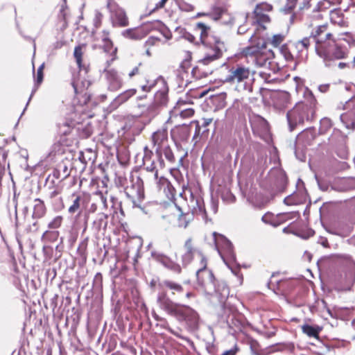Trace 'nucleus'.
<instances>
[{
  "instance_id": "f257e3e1",
  "label": "nucleus",
  "mask_w": 355,
  "mask_h": 355,
  "mask_svg": "<svg viewBox=\"0 0 355 355\" xmlns=\"http://www.w3.org/2000/svg\"><path fill=\"white\" fill-rule=\"evenodd\" d=\"M311 39L315 43V53L325 67L336 66L338 60L348 58L349 48L336 40L327 24H323L313 28L309 37L294 42L298 63L304 62L307 60Z\"/></svg>"
},
{
  "instance_id": "f03ea898",
  "label": "nucleus",
  "mask_w": 355,
  "mask_h": 355,
  "mask_svg": "<svg viewBox=\"0 0 355 355\" xmlns=\"http://www.w3.org/2000/svg\"><path fill=\"white\" fill-rule=\"evenodd\" d=\"M267 180L269 183L267 190L270 197L258 193L256 185L252 180H248L244 185L241 186V189L248 200L256 207H265L276 195L284 192L288 182L285 172L279 168H272L268 173Z\"/></svg>"
},
{
  "instance_id": "7ed1b4c3",
  "label": "nucleus",
  "mask_w": 355,
  "mask_h": 355,
  "mask_svg": "<svg viewBox=\"0 0 355 355\" xmlns=\"http://www.w3.org/2000/svg\"><path fill=\"white\" fill-rule=\"evenodd\" d=\"M157 303L168 315L174 317L179 322H184L190 330H196L199 326L198 313L189 306L173 302L164 290L157 293Z\"/></svg>"
},
{
  "instance_id": "20e7f679",
  "label": "nucleus",
  "mask_w": 355,
  "mask_h": 355,
  "mask_svg": "<svg viewBox=\"0 0 355 355\" xmlns=\"http://www.w3.org/2000/svg\"><path fill=\"white\" fill-rule=\"evenodd\" d=\"M306 101L297 103L286 114L290 131L303 124L305 121H311L315 114L316 99L312 92L308 89L304 92Z\"/></svg>"
},
{
  "instance_id": "39448f33",
  "label": "nucleus",
  "mask_w": 355,
  "mask_h": 355,
  "mask_svg": "<svg viewBox=\"0 0 355 355\" xmlns=\"http://www.w3.org/2000/svg\"><path fill=\"white\" fill-rule=\"evenodd\" d=\"M253 75L249 67L236 64L228 68L224 81L234 85L239 92L250 94L253 90Z\"/></svg>"
},
{
  "instance_id": "423d86ee",
  "label": "nucleus",
  "mask_w": 355,
  "mask_h": 355,
  "mask_svg": "<svg viewBox=\"0 0 355 355\" xmlns=\"http://www.w3.org/2000/svg\"><path fill=\"white\" fill-rule=\"evenodd\" d=\"M209 30L210 27L203 22H198L195 25V31L200 33L201 43L211 49V53H207L200 61L205 65L220 58L225 49L224 43L220 38L209 35Z\"/></svg>"
},
{
  "instance_id": "0eeeda50",
  "label": "nucleus",
  "mask_w": 355,
  "mask_h": 355,
  "mask_svg": "<svg viewBox=\"0 0 355 355\" xmlns=\"http://www.w3.org/2000/svg\"><path fill=\"white\" fill-rule=\"evenodd\" d=\"M213 236L216 248L223 261L235 275L239 277L241 283L243 277L239 275V270L232 268L236 261L232 243L225 236L216 232L213 233Z\"/></svg>"
},
{
  "instance_id": "6e6552de",
  "label": "nucleus",
  "mask_w": 355,
  "mask_h": 355,
  "mask_svg": "<svg viewBox=\"0 0 355 355\" xmlns=\"http://www.w3.org/2000/svg\"><path fill=\"white\" fill-rule=\"evenodd\" d=\"M124 193L133 207H141L145 198L142 178L139 175H132L130 179V184L125 187Z\"/></svg>"
},
{
  "instance_id": "1a4fd4ad",
  "label": "nucleus",
  "mask_w": 355,
  "mask_h": 355,
  "mask_svg": "<svg viewBox=\"0 0 355 355\" xmlns=\"http://www.w3.org/2000/svg\"><path fill=\"white\" fill-rule=\"evenodd\" d=\"M200 258V267L196 271V278L198 286L207 294H212L214 282L216 280L211 270L207 268V260L205 256L198 252Z\"/></svg>"
},
{
  "instance_id": "9d476101",
  "label": "nucleus",
  "mask_w": 355,
  "mask_h": 355,
  "mask_svg": "<svg viewBox=\"0 0 355 355\" xmlns=\"http://www.w3.org/2000/svg\"><path fill=\"white\" fill-rule=\"evenodd\" d=\"M315 137V132L311 129L304 130L297 135L295 146V154L297 159L302 162L305 161L306 147L311 145Z\"/></svg>"
},
{
  "instance_id": "9b49d317",
  "label": "nucleus",
  "mask_w": 355,
  "mask_h": 355,
  "mask_svg": "<svg viewBox=\"0 0 355 355\" xmlns=\"http://www.w3.org/2000/svg\"><path fill=\"white\" fill-rule=\"evenodd\" d=\"M107 8L110 14V20L113 27H125L129 25L125 11L114 1L107 0Z\"/></svg>"
},
{
  "instance_id": "f8f14e48",
  "label": "nucleus",
  "mask_w": 355,
  "mask_h": 355,
  "mask_svg": "<svg viewBox=\"0 0 355 355\" xmlns=\"http://www.w3.org/2000/svg\"><path fill=\"white\" fill-rule=\"evenodd\" d=\"M249 41L250 42V44L243 48L241 50L240 54L241 57L252 60L260 52L266 50V43L262 38L254 37V35L250 36ZM248 62H250V60H248Z\"/></svg>"
},
{
  "instance_id": "ddd939ff",
  "label": "nucleus",
  "mask_w": 355,
  "mask_h": 355,
  "mask_svg": "<svg viewBox=\"0 0 355 355\" xmlns=\"http://www.w3.org/2000/svg\"><path fill=\"white\" fill-rule=\"evenodd\" d=\"M250 123L254 134L266 141L270 139L269 124L264 118L259 115L253 116L250 119Z\"/></svg>"
},
{
  "instance_id": "4468645a",
  "label": "nucleus",
  "mask_w": 355,
  "mask_h": 355,
  "mask_svg": "<svg viewBox=\"0 0 355 355\" xmlns=\"http://www.w3.org/2000/svg\"><path fill=\"white\" fill-rule=\"evenodd\" d=\"M150 256L155 261L159 263L166 268L176 274L181 273L182 268L180 265L173 261L165 254L156 250H153L150 252Z\"/></svg>"
},
{
  "instance_id": "2eb2a0df",
  "label": "nucleus",
  "mask_w": 355,
  "mask_h": 355,
  "mask_svg": "<svg viewBox=\"0 0 355 355\" xmlns=\"http://www.w3.org/2000/svg\"><path fill=\"white\" fill-rule=\"evenodd\" d=\"M143 165L146 171L153 173V180L157 181L159 178L158 176V168H159L158 161L155 162L153 153L148 146L144 148Z\"/></svg>"
},
{
  "instance_id": "dca6fc26",
  "label": "nucleus",
  "mask_w": 355,
  "mask_h": 355,
  "mask_svg": "<svg viewBox=\"0 0 355 355\" xmlns=\"http://www.w3.org/2000/svg\"><path fill=\"white\" fill-rule=\"evenodd\" d=\"M69 200L70 205L67 209L68 214L71 216L78 214L79 216L87 202V199L80 193L73 192Z\"/></svg>"
},
{
  "instance_id": "f3484780",
  "label": "nucleus",
  "mask_w": 355,
  "mask_h": 355,
  "mask_svg": "<svg viewBox=\"0 0 355 355\" xmlns=\"http://www.w3.org/2000/svg\"><path fill=\"white\" fill-rule=\"evenodd\" d=\"M191 203L192 204V214L205 220V223L211 221V218H209L207 210L205 207V202L203 198L198 195L193 196L191 194Z\"/></svg>"
},
{
  "instance_id": "a211bd4d",
  "label": "nucleus",
  "mask_w": 355,
  "mask_h": 355,
  "mask_svg": "<svg viewBox=\"0 0 355 355\" xmlns=\"http://www.w3.org/2000/svg\"><path fill=\"white\" fill-rule=\"evenodd\" d=\"M151 141L155 148V153H159L161 149L169 145L167 130L162 128L154 132L151 135Z\"/></svg>"
},
{
  "instance_id": "6ab92c4d",
  "label": "nucleus",
  "mask_w": 355,
  "mask_h": 355,
  "mask_svg": "<svg viewBox=\"0 0 355 355\" xmlns=\"http://www.w3.org/2000/svg\"><path fill=\"white\" fill-rule=\"evenodd\" d=\"M212 293H214L219 303L223 305L230 295V288L223 280L214 282Z\"/></svg>"
},
{
  "instance_id": "aec40b11",
  "label": "nucleus",
  "mask_w": 355,
  "mask_h": 355,
  "mask_svg": "<svg viewBox=\"0 0 355 355\" xmlns=\"http://www.w3.org/2000/svg\"><path fill=\"white\" fill-rule=\"evenodd\" d=\"M152 315L153 317V318L157 321L159 323L157 324V326H159L161 328L164 329H166V331H168L169 333H171V334L174 335L175 336L179 338H181L182 340H186L187 342L188 343H193V342L187 337H185V336H182L179 331H181V329H178V330H174L173 329L167 320L165 318H163V317H161L159 316L158 314H157L155 311H153L152 313Z\"/></svg>"
},
{
  "instance_id": "412c9836",
  "label": "nucleus",
  "mask_w": 355,
  "mask_h": 355,
  "mask_svg": "<svg viewBox=\"0 0 355 355\" xmlns=\"http://www.w3.org/2000/svg\"><path fill=\"white\" fill-rule=\"evenodd\" d=\"M105 78L108 84V89L117 91L123 85V81L117 71L113 69L105 71Z\"/></svg>"
},
{
  "instance_id": "4be33fe9",
  "label": "nucleus",
  "mask_w": 355,
  "mask_h": 355,
  "mask_svg": "<svg viewBox=\"0 0 355 355\" xmlns=\"http://www.w3.org/2000/svg\"><path fill=\"white\" fill-rule=\"evenodd\" d=\"M171 135L176 145L178 142L187 141L190 137V127L187 125L176 126L171 130Z\"/></svg>"
},
{
  "instance_id": "5701e85b",
  "label": "nucleus",
  "mask_w": 355,
  "mask_h": 355,
  "mask_svg": "<svg viewBox=\"0 0 355 355\" xmlns=\"http://www.w3.org/2000/svg\"><path fill=\"white\" fill-rule=\"evenodd\" d=\"M184 248L185 252L182 255L181 259L182 266L186 267L193 261L194 254L197 252V250L193 246L191 238L186 240Z\"/></svg>"
},
{
  "instance_id": "b1692460",
  "label": "nucleus",
  "mask_w": 355,
  "mask_h": 355,
  "mask_svg": "<svg viewBox=\"0 0 355 355\" xmlns=\"http://www.w3.org/2000/svg\"><path fill=\"white\" fill-rule=\"evenodd\" d=\"M280 52L287 61H295L298 63V57L294 42H288L283 44L280 49Z\"/></svg>"
},
{
  "instance_id": "393cba45",
  "label": "nucleus",
  "mask_w": 355,
  "mask_h": 355,
  "mask_svg": "<svg viewBox=\"0 0 355 355\" xmlns=\"http://www.w3.org/2000/svg\"><path fill=\"white\" fill-rule=\"evenodd\" d=\"M107 218V214L103 212L97 214L92 224V230L96 236L102 230H105L107 228L108 223Z\"/></svg>"
},
{
  "instance_id": "a878e982",
  "label": "nucleus",
  "mask_w": 355,
  "mask_h": 355,
  "mask_svg": "<svg viewBox=\"0 0 355 355\" xmlns=\"http://www.w3.org/2000/svg\"><path fill=\"white\" fill-rule=\"evenodd\" d=\"M155 154L157 160H158L159 168H163L165 167V163L164 159L162 158V155H164L166 159L169 164H173L175 163V155L169 145L161 149L159 153Z\"/></svg>"
},
{
  "instance_id": "bb28decb",
  "label": "nucleus",
  "mask_w": 355,
  "mask_h": 355,
  "mask_svg": "<svg viewBox=\"0 0 355 355\" xmlns=\"http://www.w3.org/2000/svg\"><path fill=\"white\" fill-rule=\"evenodd\" d=\"M161 88L155 94L153 101L159 107L165 106L168 101V89L166 83L164 80H161Z\"/></svg>"
},
{
  "instance_id": "cd10ccee",
  "label": "nucleus",
  "mask_w": 355,
  "mask_h": 355,
  "mask_svg": "<svg viewBox=\"0 0 355 355\" xmlns=\"http://www.w3.org/2000/svg\"><path fill=\"white\" fill-rule=\"evenodd\" d=\"M137 107L141 110L139 114L150 119L155 117L159 110V107L154 102L148 105H143L138 103Z\"/></svg>"
},
{
  "instance_id": "c85d7f7f",
  "label": "nucleus",
  "mask_w": 355,
  "mask_h": 355,
  "mask_svg": "<svg viewBox=\"0 0 355 355\" xmlns=\"http://www.w3.org/2000/svg\"><path fill=\"white\" fill-rule=\"evenodd\" d=\"M33 202L32 218L33 219H40L46 215L47 208L44 200L40 198H35Z\"/></svg>"
},
{
  "instance_id": "c756f323",
  "label": "nucleus",
  "mask_w": 355,
  "mask_h": 355,
  "mask_svg": "<svg viewBox=\"0 0 355 355\" xmlns=\"http://www.w3.org/2000/svg\"><path fill=\"white\" fill-rule=\"evenodd\" d=\"M121 35L128 39L141 40L146 35V33L144 32L143 27H137L125 29L122 31Z\"/></svg>"
},
{
  "instance_id": "7c9ffc66",
  "label": "nucleus",
  "mask_w": 355,
  "mask_h": 355,
  "mask_svg": "<svg viewBox=\"0 0 355 355\" xmlns=\"http://www.w3.org/2000/svg\"><path fill=\"white\" fill-rule=\"evenodd\" d=\"M298 0H286L285 5L281 8V12L284 15H290V22L293 24L297 18V15L293 12V10L296 7Z\"/></svg>"
},
{
  "instance_id": "2f4dec72",
  "label": "nucleus",
  "mask_w": 355,
  "mask_h": 355,
  "mask_svg": "<svg viewBox=\"0 0 355 355\" xmlns=\"http://www.w3.org/2000/svg\"><path fill=\"white\" fill-rule=\"evenodd\" d=\"M85 44L78 45L75 47L73 51V56L75 58L77 65L80 71H85V73H87L89 71V66L83 64V49L85 47Z\"/></svg>"
},
{
  "instance_id": "473e14b6",
  "label": "nucleus",
  "mask_w": 355,
  "mask_h": 355,
  "mask_svg": "<svg viewBox=\"0 0 355 355\" xmlns=\"http://www.w3.org/2000/svg\"><path fill=\"white\" fill-rule=\"evenodd\" d=\"M194 114V110L189 107L185 109H179V105H175L172 110L170 111L171 118L180 116L182 119L191 117Z\"/></svg>"
},
{
  "instance_id": "72a5a7b5",
  "label": "nucleus",
  "mask_w": 355,
  "mask_h": 355,
  "mask_svg": "<svg viewBox=\"0 0 355 355\" xmlns=\"http://www.w3.org/2000/svg\"><path fill=\"white\" fill-rule=\"evenodd\" d=\"M137 94L136 89H129L119 94L113 101L114 106H119L126 101Z\"/></svg>"
},
{
  "instance_id": "f704fd0d",
  "label": "nucleus",
  "mask_w": 355,
  "mask_h": 355,
  "mask_svg": "<svg viewBox=\"0 0 355 355\" xmlns=\"http://www.w3.org/2000/svg\"><path fill=\"white\" fill-rule=\"evenodd\" d=\"M272 53L271 51H268L266 48L265 51L260 52L254 59L251 61L257 67H262L268 63L269 55Z\"/></svg>"
},
{
  "instance_id": "c9c22d12",
  "label": "nucleus",
  "mask_w": 355,
  "mask_h": 355,
  "mask_svg": "<svg viewBox=\"0 0 355 355\" xmlns=\"http://www.w3.org/2000/svg\"><path fill=\"white\" fill-rule=\"evenodd\" d=\"M60 231L51 229H47L44 232L41 236V241L44 243H54L60 236Z\"/></svg>"
},
{
  "instance_id": "e433bc0d",
  "label": "nucleus",
  "mask_w": 355,
  "mask_h": 355,
  "mask_svg": "<svg viewBox=\"0 0 355 355\" xmlns=\"http://www.w3.org/2000/svg\"><path fill=\"white\" fill-rule=\"evenodd\" d=\"M109 32L107 31H103L101 40L103 42V49L105 52L112 54L116 53V49H114L113 42L109 37Z\"/></svg>"
},
{
  "instance_id": "4c0bfd02",
  "label": "nucleus",
  "mask_w": 355,
  "mask_h": 355,
  "mask_svg": "<svg viewBox=\"0 0 355 355\" xmlns=\"http://www.w3.org/2000/svg\"><path fill=\"white\" fill-rule=\"evenodd\" d=\"M155 182L164 187V191L167 193L168 198H174L175 196V190L167 179L162 176Z\"/></svg>"
},
{
  "instance_id": "58836bf2",
  "label": "nucleus",
  "mask_w": 355,
  "mask_h": 355,
  "mask_svg": "<svg viewBox=\"0 0 355 355\" xmlns=\"http://www.w3.org/2000/svg\"><path fill=\"white\" fill-rule=\"evenodd\" d=\"M161 288H166L172 291L173 294L175 293H182L184 291L182 286L171 280H164L159 284Z\"/></svg>"
},
{
  "instance_id": "ea45409f",
  "label": "nucleus",
  "mask_w": 355,
  "mask_h": 355,
  "mask_svg": "<svg viewBox=\"0 0 355 355\" xmlns=\"http://www.w3.org/2000/svg\"><path fill=\"white\" fill-rule=\"evenodd\" d=\"M78 159L85 164L89 162L93 163L96 159V153L92 149H87L85 151L80 153Z\"/></svg>"
},
{
  "instance_id": "a19ab883",
  "label": "nucleus",
  "mask_w": 355,
  "mask_h": 355,
  "mask_svg": "<svg viewBox=\"0 0 355 355\" xmlns=\"http://www.w3.org/2000/svg\"><path fill=\"white\" fill-rule=\"evenodd\" d=\"M64 223V216L62 215H56L49 220L47 223V228L58 230Z\"/></svg>"
},
{
  "instance_id": "79ce46f5",
  "label": "nucleus",
  "mask_w": 355,
  "mask_h": 355,
  "mask_svg": "<svg viewBox=\"0 0 355 355\" xmlns=\"http://www.w3.org/2000/svg\"><path fill=\"white\" fill-rule=\"evenodd\" d=\"M302 332L309 337H318L320 329L318 327H313L309 324H304L302 327Z\"/></svg>"
},
{
  "instance_id": "37998d69",
  "label": "nucleus",
  "mask_w": 355,
  "mask_h": 355,
  "mask_svg": "<svg viewBox=\"0 0 355 355\" xmlns=\"http://www.w3.org/2000/svg\"><path fill=\"white\" fill-rule=\"evenodd\" d=\"M43 69H44V64H41L38 67V69H37V77H36V79L35 80V85H34L33 89H32L31 96L29 97V101L31 100V98H32L33 96L34 95L35 92L38 89V87H39L40 84H41V83L43 80Z\"/></svg>"
},
{
  "instance_id": "c03bdc74",
  "label": "nucleus",
  "mask_w": 355,
  "mask_h": 355,
  "mask_svg": "<svg viewBox=\"0 0 355 355\" xmlns=\"http://www.w3.org/2000/svg\"><path fill=\"white\" fill-rule=\"evenodd\" d=\"M49 202H50V205L51 206L52 209L55 212H60L65 207L64 200H63V198L62 196H60L57 198L53 199V200H50Z\"/></svg>"
},
{
  "instance_id": "a18cd8bd",
  "label": "nucleus",
  "mask_w": 355,
  "mask_h": 355,
  "mask_svg": "<svg viewBox=\"0 0 355 355\" xmlns=\"http://www.w3.org/2000/svg\"><path fill=\"white\" fill-rule=\"evenodd\" d=\"M333 125V123L329 118L324 117L320 121L319 132L320 134H325Z\"/></svg>"
},
{
  "instance_id": "49530a36",
  "label": "nucleus",
  "mask_w": 355,
  "mask_h": 355,
  "mask_svg": "<svg viewBox=\"0 0 355 355\" xmlns=\"http://www.w3.org/2000/svg\"><path fill=\"white\" fill-rule=\"evenodd\" d=\"M261 220L266 224L271 225L275 227L278 226L277 214L275 216L270 212H267L262 216Z\"/></svg>"
},
{
  "instance_id": "de8ad7c7",
  "label": "nucleus",
  "mask_w": 355,
  "mask_h": 355,
  "mask_svg": "<svg viewBox=\"0 0 355 355\" xmlns=\"http://www.w3.org/2000/svg\"><path fill=\"white\" fill-rule=\"evenodd\" d=\"M298 216V213L295 212H284L277 214L278 225L282 223H284L288 220L293 219Z\"/></svg>"
},
{
  "instance_id": "09e8293b",
  "label": "nucleus",
  "mask_w": 355,
  "mask_h": 355,
  "mask_svg": "<svg viewBox=\"0 0 355 355\" xmlns=\"http://www.w3.org/2000/svg\"><path fill=\"white\" fill-rule=\"evenodd\" d=\"M212 118H203L200 121H198L199 122V126L201 128L202 130V136L207 137L209 134V129L207 127L212 122Z\"/></svg>"
},
{
  "instance_id": "8fccbe9b",
  "label": "nucleus",
  "mask_w": 355,
  "mask_h": 355,
  "mask_svg": "<svg viewBox=\"0 0 355 355\" xmlns=\"http://www.w3.org/2000/svg\"><path fill=\"white\" fill-rule=\"evenodd\" d=\"M284 202L286 205H295L302 202L301 200L298 198V194L295 192L288 195L284 199Z\"/></svg>"
},
{
  "instance_id": "3c124183",
  "label": "nucleus",
  "mask_w": 355,
  "mask_h": 355,
  "mask_svg": "<svg viewBox=\"0 0 355 355\" xmlns=\"http://www.w3.org/2000/svg\"><path fill=\"white\" fill-rule=\"evenodd\" d=\"M108 194L107 191L103 193L101 191H97L95 192L94 195L98 197L99 202H101L103 205V209L107 210L109 208V204L107 200V195Z\"/></svg>"
},
{
  "instance_id": "603ef678",
  "label": "nucleus",
  "mask_w": 355,
  "mask_h": 355,
  "mask_svg": "<svg viewBox=\"0 0 355 355\" xmlns=\"http://www.w3.org/2000/svg\"><path fill=\"white\" fill-rule=\"evenodd\" d=\"M49 191L46 194L47 198L50 200L60 197L62 189L58 186H53L49 188Z\"/></svg>"
},
{
  "instance_id": "864d4df0",
  "label": "nucleus",
  "mask_w": 355,
  "mask_h": 355,
  "mask_svg": "<svg viewBox=\"0 0 355 355\" xmlns=\"http://www.w3.org/2000/svg\"><path fill=\"white\" fill-rule=\"evenodd\" d=\"M254 21L260 26H263L264 24L270 21V17L265 13H254Z\"/></svg>"
},
{
  "instance_id": "5fc2aeb1",
  "label": "nucleus",
  "mask_w": 355,
  "mask_h": 355,
  "mask_svg": "<svg viewBox=\"0 0 355 355\" xmlns=\"http://www.w3.org/2000/svg\"><path fill=\"white\" fill-rule=\"evenodd\" d=\"M272 6L267 3L257 4L254 10V13H264V12L271 11Z\"/></svg>"
},
{
  "instance_id": "6e6d98bb",
  "label": "nucleus",
  "mask_w": 355,
  "mask_h": 355,
  "mask_svg": "<svg viewBox=\"0 0 355 355\" xmlns=\"http://www.w3.org/2000/svg\"><path fill=\"white\" fill-rule=\"evenodd\" d=\"M57 166L62 173V180L66 179L70 175V170L64 162L59 163Z\"/></svg>"
},
{
  "instance_id": "4d7b16f0",
  "label": "nucleus",
  "mask_w": 355,
  "mask_h": 355,
  "mask_svg": "<svg viewBox=\"0 0 355 355\" xmlns=\"http://www.w3.org/2000/svg\"><path fill=\"white\" fill-rule=\"evenodd\" d=\"M248 344L250 345V348L252 355H259L260 351L259 345L258 342L253 339H250L248 341Z\"/></svg>"
},
{
  "instance_id": "13d9d810",
  "label": "nucleus",
  "mask_w": 355,
  "mask_h": 355,
  "mask_svg": "<svg viewBox=\"0 0 355 355\" xmlns=\"http://www.w3.org/2000/svg\"><path fill=\"white\" fill-rule=\"evenodd\" d=\"M103 18L102 12L97 10H95L93 24L96 28H98L101 26Z\"/></svg>"
},
{
  "instance_id": "bf43d9fd",
  "label": "nucleus",
  "mask_w": 355,
  "mask_h": 355,
  "mask_svg": "<svg viewBox=\"0 0 355 355\" xmlns=\"http://www.w3.org/2000/svg\"><path fill=\"white\" fill-rule=\"evenodd\" d=\"M285 38L283 34L274 35L271 39V44L273 46L277 47L284 41Z\"/></svg>"
},
{
  "instance_id": "052dcab7",
  "label": "nucleus",
  "mask_w": 355,
  "mask_h": 355,
  "mask_svg": "<svg viewBox=\"0 0 355 355\" xmlns=\"http://www.w3.org/2000/svg\"><path fill=\"white\" fill-rule=\"evenodd\" d=\"M189 216V214H182L181 215H180L179 218H178V226L179 227H187L189 223V220L190 218L188 217Z\"/></svg>"
},
{
  "instance_id": "680f3d73",
  "label": "nucleus",
  "mask_w": 355,
  "mask_h": 355,
  "mask_svg": "<svg viewBox=\"0 0 355 355\" xmlns=\"http://www.w3.org/2000/svg\"><path fill=\"white\" fill-rule=\"evenodd\" d=\"M210 207L213 214H216L218 209V199L217 196L215 197L213 194L211 196Z\"/></svg>"
},
{
  "instance_id": "e2e57ef3",
  "label": "nucleus",
  "mask_w": 355,
  "mask_h": 355,
  "mask_svg": "<svg viewBox=\"0 0 355 355\" xmlns=\"http://www.w3.org/2000/svg\"><path fill=\"white\" fill-rule=\"evenodd\" d=\"M59 132L62 135H67L71 132V126L68 124V123L64 122L62 123H59Z\"/></svg>"
},
{
  "instance_id": "0e129e2a",
  "label": "nucleus",
  "mask_w": 355,
  "mask_h": 355,
  "mask_svg": "<svg viewBox=\"0 0 355 355\" xmlns=\"http://www.w3.org/2000/svg\"><path fill=\"white\" fill-rule=\"evenodd\" d=\"M110 208L113 209H116L119 207L121 208V202L119 201L118 198L112 195H110Z\"/></svg>"
},
{
  "instance_id": "69168bd1",
  "label": "nucleus",
  "mask_w": 355,
  "mask_h": 355,
  "mask_svg": "<svg viewBox=\"0 0 355 355\" xmlns=\"http://www.w3.org/2000/svg\"><path fill=\"white\" fill-rule=\"evenodd\" d=\"M349 114L347 113L342 114L340 116L341 121L345 125L347 129L353 128L354 123L353 121L347 122Z\"/></svg>"
},
{
  "instance_id": "338daca9",
  "label": "nucleus",
  "mask_w": 355,
  "mask_h": 355,
  "mask_svg": "<svg viewBox=\"0 0 355 355\" xmlns=\"http://www.w3.org/2000/svg\"><path fill=\"white\" fill-rule=\"evenodd\" d=\"M345 109L350 110L352 114L353 115L355 114V97L346 102L345 105Z\"/></svg>"
},
{
  "instance_id": "774afa93",
  "label": "nucleus",
  "mask_w": 355,
  "mask_h": 355,
  "mask_svg": "<svg viewBox=\"0 0 355 355\" xmlns=\"http://www.w3.org/2000/svg\"><path fill=\"white\" fill-rule=\"evenodd\" d=\"M243 106V104L241 102V101L239 100V99H236L233 102L232 105L230 109L232 110H234V112H239L241 110Z\"/></svg>"
}]
</instances>
